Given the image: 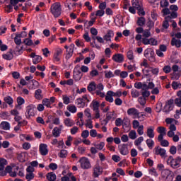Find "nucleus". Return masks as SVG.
Segmentation results:
<instances>
[{"instance_id": "obj_45", "label": "nucleus", "mask_w": 181, "mask_h": 181, "mask_svg": "<svg viewBox=\"0 0 181 181\" xmlns=\"http://www.w3.org/2000/svg\"><path fill=\"white\" fill-rule=\"evenodd\" d=\"M129 137L130 139H136V132L135 130H132L129 133Z\"/></svg>"}, {"instance_id": "obj_2", "label": "nucleus", "mask_w": 181, "mask_h": 181, "mask_svg": "<svg viewBox=\"0 0 181 181\" xmlns=\"http://www.w3.org/2000/svg\"><path fill=\"white\" fill-rule=\"evenodd\" d=\"M180 156H178L176 158H173V156H170L167 160L168 165H170V166H171V168L173 169H177V168H180Z\"/></svg>"}, {"instance_id": "obj_42", "label": "nucleus", "mask_w": 181, "mask_h": 181, "mask_svg": "<svg viewBox=\"0 0 181 181\" xmlns=\"http://www.w3.org/2000/svg\"><path fill=\"white\" fill-rule=\"evenodd\" d=\"M172 88H173V90H177L178 88H181V83L176 81H173Z\"/></svg>"}, {"instance_id": "obj_13", "label": "nucleus", "mask_w": 181, "mask_h": 181, "mask_svg": "<svg viewBox=\"0 0 181 181\" xmlns=\"http://www.w3.org/2000/svg\"><path fill=\"white\" fill-rule=\"evenodd\" d=\"M112 59L116 63H122L124 62V55L122 54H116L113 55Z\"/></svg>"}, {"instance_id": "obj_57", "label": "nucleus", "mask_w": 181, "mask_h": 181, "mask_svg": "<svg viewBox=\"0 0 181 181\" xmlns=\"http://www.w3.org/2000/svg\"><path fill=\"white\" fill-rule=\"evenodd\" d=\"M134 129H136L141 127L139 122L138 120H134L132 122Z\"/></svg>"}, {"instance_id": "obj_10", "label": "nucleus", "mask_w": 181, "mask_h": 181, "mask_svg": "<svg viewBox=\"0 0 181 181\" xmlns=\"http://www.w3.org/2000/svg\"><path fill=\"white\" fill-rule=\"evenodd\" d=\"M119 151L121 153V155H123L124 156L128 155L129 153V150H128V144H123L118 146Z\"/></svg>"}, {"instance_id": "obj_51", "label": "nucleus", "mask_w": 181, "mask_h": 181, "mask_svg": "<svg viewBox=\"0 0 181 181\" xmlns=\"http://www.w3.org/2000/svg\"><path fill=\"white\" fill-rule=\"evenodd\" d=\"M138 101L140 104V105H145L146 104V98L141 96L139 98Z\"/></svg>"}, {"instance_id": "obj_1", "label": "nucleus", "mask_w": 181, "mask_h": 181, "mask_svg": "<svg viewBox=\"0 0 181 181\" xmlns=\"http://www.w3.org/2000/svg\"><path fill=\"white\" fill-rule=\"evenodd\" d=\"M50 12L54 18H59L62 15V5H60V3L56 2L52 4Z\"/></svg>"}, {"instance_id": "obj_25", "label": "nucleus", "mask_w": 181, "mask_h": 181, "mask_svg": "<svg viewBox=\"0 0 181 181\" xmlns=\"http://www.w3.org/2000/svg\"><path fill=\"white\" fill-rule=\"evenodd\" d=\"M171 45L175 46L176 47L179 48L181 47V40H177L176 38L173 37L171 40Z\"/></svg>"}, {"instance_id": "obj_47", "label": "nucleus", "mask_w": 181, "mask_h": 181, "mask_svg": "<svg viewBox=\"0 0 181 181\" xmlns=\"http://www.w3.org/2000/svg\"><path fill=\"white\" fill-rule=\"evenodd\" d=\"M8 117L9 112H2L0 113V118H1V119H8Z\"/></svg>"}, {"instance_id": "obj_33", "label": "nucleus", "mask_w": 181, "mask_h": 181, "mask_svg": "<svg viewBox=\"0 0 181 181\" xmlns=\"http://www.w3.org/2000/svg\"><path fill=\"white\" fill-rule=\"evenodd\" d=\"M8 161L5 158H0V170L5 169V165H7Z\"/></svg>"}, {"instance_id": "obj_38", "label": "nucleus", "mask_w": 181, "mask_h": 181, "mask_svg": "<svg viewBox=\"0 0 181 181\" xmlns=\"http://www.w3.org/2000/svg\"><path fill=\"white\" fill-rule=\"evenodd\" d=\"M23 43H24L25 46H33V40L30 38L24 39Z\"/></svg>"}, {"instance_id": "obj_49", "label": "nucleus", "mask_w": 181, "mask_h": 181, "mask_svg": "<svg viewBox=\"0 0 181 181\" xmlns=\"http://www.w3.org/2000/svg\"><path fill=\"white\" fill-rule=\"evenodd\" d=\"M42 62V57L39 55H37L35 59H33V64H37V63H40Z\"/></svg>"}, {"instance_id": "obj_11", "label": "nucleus", "mask_w": 181, "mask_h": 181, "mask_svg": "<svg viewBox=\"0 0 181 181\" xmlns=\"http://www.w3.org/2000/svg\"><path fill=\"white\" fill-rule=\"evenodd\" d=\"M39 151L42 156H46L49 153V150L47 149V144H40Z\"/></svg>"}, {"instance_id": "obj_27", "label": "nucleus", "mask_w": 181, "mask_h": 181, "mask_svg": "<svg viewBox=\"0 0 181 181\" xmlns=\"http://www.w3.org/2000/svg\"><path fill=\"white\" fill-rule=\"evenodd\" d=\"M35 98L36 100H42L43 98V95H42V89H37L35 91Z\"/></svg>"}, {"instance_id": "obj_59", "label": "nucleus", "mask_w": 181, "mask_h": 181, "mask_svg": "<svg viewBox=\"0 0 181 181\" xmlns=\"http://www.w3.org/2000/svg\"><path fill=\"white\" fill-rule=\"evenodd\" d=\"M67 157V151L66 150H61L59 153V158H66Z\"/></svg>"}, {"instance_id": "obj_61", "label": "nucleus", "mask_w": 181, "mask_h": 181, "mask_svg": "<svg viewBox=\"0 0 181 181\" xmlns=\"http://www.w3.org/2000/svg\"><path fill=\"white\" fill-rule=\"evenodd\" d=\"M174 103L177 107H181V98H177L175 99Z\"/></svg>"}, {"instance_id": "obj_56", "label": "nucleus", "mask_w": 181, "mask_h": 181, "mask_svg": "<svg viewBox=\"0 0 181 181\" xmlns=\"http://www.w3.org/2000/svg\"><path fill=\"white\" fill-rule=\"evenodd\" d=\"M150 70H151V73L154 76H158V74H159V69L158 68L150 67Z\"/></svg>"}, {"instance_id": "obj_41", "label": "nucleus", "mask_w": 181, "mask_h": 181, "mask_svg": "<svg viewBox=\"0 0 181 181\" xmlns=\"http://www.w3.org/2000/svg\"><path fill=\"white\" fill-rule=\"evenodd\" d=\"M131 95L133 98H137L140 95L139 91L135 89H132L131 91Z\"/></svg>"}, {"instance_id": "obj_26", "label": "nucleus", "mask_w": 181, "mask_h": 181, "mask_svg": "<svg viewBox=\"0 0 181 181\" xmlns=\"http://www.w3.org/2000/svg\"><path fill=\"white\" fill-rule=\"evenodd\" d=\"M64 124L68 127H73V125H74V121L70 118H66L64 120Z\"/></svg>"}, {"instance_id": "obj_23", "label": "nucleus", "mask_w": 181, "mask_h": 181, "mask_svg": "<svg viewBox=\"0 0 181 181\" xmlns=\"http://www.w3.org/2000/svg\"><path fill=\"white\" fill-rule=\"evenodd\" d=\"M0 127L4 131H9V129H11V124L8 122H2L0 124Z\"/></svg>"}, {"instance_id": "obj_63", "label": "nucleus", "mask_w": 181, "mask_h": 181, "mask_svg": "<svg viewBox=\"0 0 181 181\" xmlns=\"http://www.w3.org/2000/svg\"><path fill=\"white\" fill-rule=\"evenodd\" d=\"M122 122H123L122 119H121V118H117V119L115 120V125H116V127H121V125H122Z\"/></svg>"}, {"instance_id": "obj_36", "label": "nucleus", "mask_w": 181, "mask_h": 181, "mask_svg": "<svg viewBox=\"0 0 181 181\" xmlns=\"http://www.w3.org/2000/svg\"><path fill=\"white\" fill-rule=\"evenodd\" d=\"M42 104H43L47 108H52V105L50 104L49 98H44L42 101Z\"/></svg>"}, {"instance_id": "obj_58", "label": "nucleus", "mask_w": 181, "mask_h": 181, "mask_svg": "<svg viewBox=\"0 0 181 181\" xmlns=\"http://www.w3.org/2000/svg\"><path fill=\"white\" fill-rule=\"evenodd\" d=\"M147 26L148 28V30H151L153 26H155V22L152 21V20H148L147 22Z\"/></svg>"}, {"instance_id": "obj_22", "label": "nucleus", "mask_w": 181, "mask_h": 181, "mask_svg": "<svg viewBox=\"0 0 181 181\" xmlns=\"http://www.w3.org/2000/svg\"><path fill=\"white\" fill-rule=\"evenodd\" d=\"M95 90H97V84L94 81L90 82L88 86V91L92 93V91H95Z\"/></svg>"}, {"instance_id": "obj_34", "label": "nucleus", "mask_w": 181, "mask_h": 181, "mask_svg": "<svg viewBox=\"0 0 181 181\" xmlns=\"http://www.w3.org/2000/svg\"><path fill=\"white\" fill-rule=\"evenodd\" d=\"M4 100L8 105H12V104H13V98L11 96L4 97Z\"/></svg>"}, {"instance_id": "obj_60", "label": "nucleus", "mask_w": 181, "mask_h": 181, "mask_svg": "<svg viewBox=\"0 0 181 181\" xmlns=\"http://www.w3.org/2000/svg\"><path fill=\"white\" fill-rule=\"evenodd\" d=\"M112 159L114 160V162L118 163L121 161V157H119L117 155H113L112 156Z\"/></svg>"}, {"instance_id": "obj_43", "label": "nucleus", "mask_w": 181, "mask_h": 181, "mask_svg": "<svg viewBox=\"0 0 181 181\" xmlns=\"http://www.w3.org/2000/svg\"><path fill=\"white\" fill-rule=\"evenodd\" d=\"M73 52H74V49H66V54L65 57V59L66 60H69L73 56Z\"/></svg>"}, {"instance_id": "obj_35", "label": "nucleus", "mask_w": 181, "mask_h": 181, "mask_svg": "<svg viewBox=\"0 0 181 181\" xmlns=\"http://www.w3.org/2000/svg\"><path fill=\"white\" fill-rule=\"evenodd\" d=\"M146 144L149 149H152V148H153V145H155V141L151 139H148L146 141Z\"/></svg>"}, {"instance_id": "obj_55", "label": "nucleus", "mask_w": 181, "mask_h": 181, "mask_svg": "<svg viewBox=\"0 0 181 181\" xmlns=\"http://www.w3.org/2000/svg\"><path fill=\"white\" fill-rule=\"evenodd\" d=\"M129 60H134V52L132 50H129L127 54Z\"/></svg>"}, {"instance_id": "obj_44", "label": "nucleus", "mask_w": 181, "mask_h": 181, "mask_svg": "<svg viewBox=\"0 0 181 181\" xmlns=\"http://www.w3.org/2000/svg\"><path fill=\"white\" fill-rule=\"evenodd\" d=\"M93 104V111H98V108L100 107V103H98V101H93L92 102Z\"/></svg>"}, {"instance_id": "obj_16", "label": "nucleus", "mask_w": 181, "mask_h": 181, "mask_svg": "<svg viewBox=\"0 0 181 181\" xmlns=\"http://www.w3.org/2000/svg\"><path fill=\"white\" fill-rule=\"evenodd\" d=\"M127 114L129 115H136L138 118H141V116H139V111H138L135 107H131L128 109Z\"/></svg>"}, {"instance_id": "obj_9", "label": "nucleus", "mask_w": 181, "mask_h": 181, "mask_svg": "<svg viewBox=\"0 0 181 181\" xmlns=\"http://www.w3.org/2000/svg\"><path fill=\"white\" fill-rule=\"evenodd\" d=\"M153 152L155 155H159L161 158H165L166 155V150L165 148H160L159 146H157L154 148Z\"/></svg>"}, {"instance_id": "obj_17", "label": "nucleus", "mask_w": 181, "mask_h": 181, "mask_svg": "<svg viewBox=\"0 0 181 181\" xmlns=\"http://www.w3.org/2000/svg\"><path fill=\"white\" fill-rule=\"evenodd\" d=\"M111 37H114V31L109 30L107 34L103 36V40L106 42H111Z\"/></svg>"}, {"instance_id": "obj_30", "label": "nucleus", "mask_w": 181, "mask_h": 181, "mask_svg": "<svg viewBox=\"0 0 181 181\" xmlns=\"http://www.w3.org/2000/svg\"><path fill=\"white\" fill-rule=\"evenodd\" d=\"M144 88V90H153V88H155V83H153V82H149L148 84L145 83Z\"/></svg>"}, {"instance_id": "obj_20", "label": "nucleus", "mask_w": 181, "mask_h": 181, "mask_svg": "<svg viewBox=\"0 0 181 181\" xmlns=\"http://www.w3.org/2000/svg\"><path fill=\"white\" fill-rule=\"evenodd\" d=\"M76 103L78 108H84L86 107V101H84V99H81V98H77Z\"/></svg>"}, {"instance_id": "obj_53", "label": "nucleus", "mask_w": 181, "mask_h": 181, "mask_svg": "<svg viewBox=\"0 0 181 181\" xmlns=\"http://www.w3.org/2000/svg\"><path fill=\"white\" fill-rule=\"evenodd\" d=\"M151 36V30L146 29L143 32V37H150Z\"/></svg>"}, {"instance_id": "obj_4", "label": "nucleus", "mask_w": 181, "mask_h": 181, "mask_svg": "<svg viewBox=\"0 0 181 181\" xmlns=\"http://www.w3.org/2000/svg\"><path fill=\"white\" fill-rule=\"evenodd\" d=\"M144 57L148 59L151 63H155L156 59L155 58V51L152 49H146L144 51Z\"/></svg>"}, {"instance_id": "obj_62", "label": "nucleus", "mask_w": 181, "mask_h": 181, "mask_svg": "<svg viewBox=\"0 0 181 181\" xmlns=\"http://www.w3.org/2000/svg\"><path fill=\"white\" fill-rule=\"evenodd\" d=\"M137 134H139V135H142L144 134V125H140L137 128Z\"/></svg>"}, {"instance_id": "obj_48", "label": "nucleus", "mask_w": 181, "mask_h": 181, "mask_svg": "<svg viewBox=\"0 0 181 181\" xmlns=\"http://www.w3.org/2000/svg\"><path fill=\"white\" fill-rule=\"evenodd\" d=\"M25 179L27 180H33V179H35V174L33 173L26 174Z\"/></svg>"}, {"instance_id": "obj_52", "label": "nucleus", "mask_w": 181, "mask_h": 181, "mask_svg": "<svg viewBox=\"0 0 181 181\" xmlns=\"http://www.w3.org/2000/svg\"><path fill=\"white\" fill-rule=\"evenodd\" d=\"M96 149H98L99 151H102V149L105 146V143L104 142H100L98 144L95 145Z\"/></svg>"}, {"instance_id": "obj_3", "label": "nucleus", "mask_w": 181, "mask_h": 181, "mask_svg": "<svg viewBox=\"0 0 181 181\" xmlns=\"http://www.w3.org/2000/svg\"><path fill=\"white\" fill-rule=\"evenodd\" d=\"M175 100L170 99L165 102V105L163 109V112H165V114H169L170 111H173V108H175Z\"/></svg>"}, {"instance_id": "obj_50", "label": "nucleus", "mask_w": 181, "mask_h": 181, "mask_svg": "<svg viewBox=\"0 0 181 181\" xmlns=\"http://www.w3.org/2000/svg\"><path fill=\"white\" fill-rule=\"evenodd\" d=\"M163 70L165 74H169L172 71V68H170V66L167 65L163 67Z\"/></svg>"}, {"instance_id": "obj_19", "label": "nucleus", "mask_w": 181, "mask_h": 181, "mask_svg": "<svg viewBox=\"0 0 181 181\" xmlns=\"http://www.w3.org/2000/svg\"><path fill=\"white\" fill-rule=\"evenodd\" d=\"M13 50L10 49V51L8 52L6 54H4L2 55V57L5 60H12V59H13Z\"/></svg>"}, {"instance_id": "obj_46", "label": "nucleus", "mask_w": 181, "mask_h": 181, "mask_svg": "<svg viewBox=\"0 0 181 181\" xmlns=\"http://www.w3.org/2000/svg\"><path fill=\"white\" fill-rule=\"evenodd\" d=\"M142 142H144V136H140L134 141V145L136 146H139V145H141Z\"/></svg>"}, {"instance_id": "obj_21", "label": "nucleus", "mask_w": 181, "mask_h": 181, "mask_svg": "<svg viewBox=\"0 0 181 181\" xmlns=\"http://www.w3.org/2000/svg\"><path fill=\"white\" fill-rule=\"evenodd\" d=\"M146 23V19L145 18V17H138L137 18V21H136V25L138 26L142 27L145 25V23Z\"/></svg>"}, {"instance_id": "obj_7", "label": "nucleus", "mask_w": 181, "mask_h": 181, "mask_svg": "<svg viewBox=\"0 0 181 181\" xmlns=\"http://www.w3.org/2000/svg\"><path fill=\"white\" fill-rule=\"evenodd\" d=\"M103 175V168L100 165H95L93 168V172L92 174L93 177H100Z\"/></svg>"}, {"instance_id": "obj_18", "label": "nucleus", "mask_w": 181, "mask_h": 181, "mask_svg": "<svg viewBox=\"0 0 181 181\" xmlns=\"http://www.w3.org/2000/svg\"><path fill=\"white\" fill-rule=\"evenodd\" d=\"M114 114H115V112H108L106 114V118L103 119V122H105V125H107L108 124V122L111 121L112 119V117H114Z\"/></svg>"}, {"instance_id": "obj_14", "label": "nucleus", "mask_w": 181, "mask_h": 181, "mask_svg": "<svg viewBox=\"0 0 181 181\" xmlns=\"http://www.w3.org/2000/svg\"><path fill=\"white\" fill-rule=\"evenodd\" d=\"M114 92L112 90H108L106 93L105 96V100L107 101V103H114Z\"/></svg>"}, {"instance_id": "obj_24", "label": "nucleus", "mask_w": 181, "mask_h": 181, "mask_svg": "<svg viewBox=\"0 0 181 181\" xmlns=\"http://www.w3.org/2000/svg\"><path fill=\"white\" fill-rule=\"evenodd\" d=\"M166 175L165 181H173V174L169 170H165L163 171Z\"/></svg>"}, {"instance_id": "obj_15", "label": "nucleus", "mask_w": 181, "mask_h": 181, "mask_svg": "<svg viewBox=\"0 0 181 181\" xmlns=\"http://www.w3.org/2000/svg\"><path fill=\"white\" fill-rule=\"evenodd\" d=\"M20 45H16L15 49H13V53L16 54V56H19L20 54H22L23 53V50H25V47H23V45L19 47Z\"/></svg>"}, {"instance_id": "obj_8", "label": "nucleus", "mask_w": 181, "mask_h": 181, "mask_svg": "<svg viewBox=\"0 0 181 181\" xmlns=\"http://www.w3.org/2000/svg\"><path fill=\"white\" fill-rule=\"evenodd\" d=\"M132 6H134L135 9H137L138 15H139V16H145V11L144 10V8H142L141 4H139V2L132 1Z\"/></svg>"}, {"instance_id": "obj_54", "label": "nucleus", "mask_w": 181, "mask_h": 181, "mask_svg": "<svg viewBox=\"0 0 181 181\" xmlns=\"http://www.w3.org/2000/svg\"><path fill=\"white\" fill-rule=\"evenodd\" d=\"M17 103L18 105L21 107V105H23V104L25 103V99L19 96L17 98Z\"/></svg>"}, {"instance_id": "obj_29", "label": "nucleus", "mask_w": 181, "mask_h": 181, "mask_svg": "<svg viewBox=\"0 0 181 181\" xmlns=\"http://www.w3.org/2000/svg\"><path fill=\"white\" fill-rule=\"evenodd\" d=\"M60 131H62L59 127H56L52 130V135L54 138H59L60 136Z\"/></svg>"}, {"instance_id": "obj_31", "label": "nucleus", "mask_w": 181, "mask_h": 181, "mask_svg": "<svg viewBox=\"0 0 181 181\" xmlns=\"http://www.w3.org/2000/svg\"><path fill=\"white\" fill-rule=\"evenodd\" d=\"M66 109L69 112H71L72 114H76L77 112V107L75 105H69L66 107Z\"/></svg>"}, {"instance_id": "obj_37", "label": "nucleus", "mask_w": 181, "mask_h": 181, "mask_svg": "<svg viewBox=\"0 0 181 181\" xmlns=\"http://www.w3.org/2000/svg\"><path fill=\"white\" fill-rule=\"evenodd\" d=\"M141 91V97L144 98H148L151 95V92L148 89H143Z\"/></svg>"}, {"instance_id": "obj_12", "label": "nucleus", "mask_w": 181, "mask_h": 181, "mask_svg": "<svg viewBox=\"0 0 181 181\" xmlns=\"http://www.w3.org/2000/svg\"><path fill=\"white\" fill-rule=\"evenodd\" d=\"M146 135L148 138H155V127L150 126L147 128Z\"/></svg>"}, {"instance_id": "obj_39", "label": "nucleus", "mask_w": 181, "mask_h": 181, "mask_svg": "<svg viewBox=\"0 0 181 181\" xmlns=\"http://www.w3.org/2000/svg\"><path fill=\"white\" fill-rule=\"evenodd\" d=\"M157 132L162 135H166V128L164 127H158L157 128Z\"/></svg>"}, {"instance_id": "obj_32", "label": "nucleus", "mask_w": 181, "mask_h": 181, "mask_svg": "<svg viewBox=\"0 0 181 181\" xmlns=\"http://www.w3.org/2000/svg\"><path fill=\"white\" fill-rule=\"evenodd\" d=\"M145 86V82L142 83V82H136L134 83V87L135 88H137V90H141V91L142 90H145L144 86Z\"/></svg>"}, {"instance_id": "obj_28", "label": "nucleus", "mask_w": 181, "mask_h": 181, "mask_svg": "<svg viewBox=\"0 0 181 181\" xmlns=\"http://www.w3.org/2000/svg\"><path fill=\"white\" fill-rule=\"evenodd\" d=\"M56 174L53 172L48 173L47 174V179L49 181H55L56 180Z\"/></svg>"}, {"instance_id": "obj_64", "label": "nucleus", "mask_w": 181, "mask_h": 181, "mask_svg": "<svg viewBox=\"0 0 181 181\" xmlns=\"http://www.w3.org/2000/svg\"><path fill=\"white\" fill-rule=\"evenodd\" d=\"M122 125L123 127H124L125 128H129V119H124L122 122Z\"/></svg>"}, {"instance_id": "obj_6", "label": "nucleus", "mask_w": 181, "mask_h": 181, "mask_svg": "<svg viewBox=\"0 0 181 181\" xmlns=\"http://www.w3.org/2000/svg\"><path fill=\"white\" fill-rule=\"evenodd\" d=\"M35 105H30L26 107L25 117L29 119L30 117H35Z\"/></svg>"}, {"instance_id": "obj_5", "label": "nucleus", "mask_w": 181, "mask_h": 181, "mask_svg": "<svg viewBox=\"0 0 181 181\" xmlns=\"http://www.w3.org/2000/svg\"><path fill=\"white\" fill-rule=\"evenodd\" d=\"M79 162L82 169H91V163H90V160L87 157H82Z\"/></svg>"}, {"instance_id": "obj_40", "label": "nucleus", "mask_w": 181, "mask_h": 181, "mask_svg": "<svg viewBox=\"0 0 181 181\" xmlns=\"http://www.w3.org/2000/svg\"><path fill=\"white\" fill-rule=\"evenodd\" d=\"M176 18H177V13L173 11L172 13H170V16H166L165 19H168L170 21V19H176Z\"/></svg>"}]
</instances>
